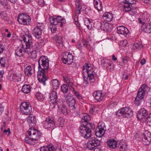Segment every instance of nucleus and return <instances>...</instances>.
<instances>
[{"instance_id":"18","label":"nucleus","mask_w":151,"mask_h":151,"mask_svg":"<svg viewBox=\"0 0 151 151\" xmlns=\"http://www.w3.org/2000/svg\"><path fill=\"white\" fill-rule=\"evenodd\" d=\"M42 31L38 28L35 27L32 30L33 35L37 39H40L42 36Z\"/></svg>"},{"instance_id":"58","label":"nucleus","mask_w":151,"mask_h":151,"mask_svg":"<svg viewBox=\"0 0 151 151\" xmlns=\"http://www.w3.org/2000/svg\"><path fill=\"white\" fill-rule=\"evenodd\" d=\"M76 47L80 50H82V46L80 42L77 43V44L76 46Z\"/></svg>"},{"instance_id":"9","label":"nucleus","mask_w":151,"mask_h":151,"mask_svg":"<svg viewBox=\"0 0 151 151\" xmlns=\"http://www.w3.org/2000/svg\"><path fill=\"white\" fill-rule=\"evenodd\" d=\"M55 126V121L52 118H47L43 122V127L45 129H53Z\"/></svg>"},{"instance_id":"41","label":"nucleus","mask_w":151,"mask_h":151,"mask_svg":"<svg viewBox=\"0 0 151 151\" xmlns=\"http://www.w3.org/2000/svg\"><path fill=\"white\" fill-rule=\"evenodd\" d=\"M68 86L66 84L63 85L61 87V90L63 93H66L68 91Z\"/></svg>"},{"instance_id":"63","label":"nucleus","mask_w":151,"mask_h":151,"mask_svg":"<svg viewBox=\"0 0 151 151\" xmlns=\"http://www.w3.org/2000/svg\"><path fill=\"white\" fill-rule=\"evenodd\" d=\"M4 111V107L1 105H0V115Z\"/></svg>"},{"instance_id":"38","label":"nucleus","mask_w":151,"mask_h":151,"mask_svg":"<svg viewBox=\"0 0 151 151\" xmlns=\"http://www.w3.org/2000/svg\"><path fill=\"white\" fill-rule=\"evenodd\" d=\"M24 52V50L23 51L22 49L17 48L15 50V55L17 56L18 57H21L22 56H23V52Z\"/></svg>"},{"instance_id":"21","label":"nucleus","mask_w":151,"mask_h":151,"mask_svg":"<svg viewBox=\"0 0 151 151\" xmlns=\"http://www.w3.org/2000/svg\"><path fill=\"white\" fill-rule=\"evenodd\" d=\"M94 5L95 8L98 11L102 10L103 6L102 2L100 0H94Z\"/></svg>"},{"instance_id":"12","label":"nucleus","mask_w":151,"mask_h":151,"mask_svg":"<svg viewBox=\"0 0 151 151\" xmlns=\"http://www.w3.org/2000/svg\"><path fill=\"white\" fill-rule=\"evenodd\" d=\"M62 55L63 57L62 60L64 63L70 65L73 63V57L71 54L65 52L63 53Z\"/></svg>"},{"instance_id":"4","label":"nucleus","mask_w":151,"mask_h":151,"mask_svg":"<svg viewBox=\"0 0 151 151\" xmlns=\"http://www.w3.org/2000/svg\"><path fill=\"white\" fill-rule=\"evenodd\" d=\"M150 88L145 84H143L139 89L137 96L134 100V104L138 106L140 104L141 100L143 99L146 93L149 91Z\"/></svg>"},{"instance_id":"42","label":"nucleus","mask_w":151,"mask_h":151,"mask_svg":"<svg viewBox=\"0 0 151 151\" xmlns=\"http://www.w3.org/2000/svg\"><path fill=\"white\" fill-rule=\"evenodd\" d=\"M65 81L68 84V86H71L73 85V79L68 77H63Z\"/></svg>"},{"instance_id":"61","label":"nucleus","mask_w":151,"mask_h":151,"mask_svg":"<svg viewBox=\"0 0 151 151\" xmlns=\"http://www.w3.org/2000/svg\"><path fill=\"white\" fill-rule=\"evenodd\" d=\"M7 132H8V135H9L10 134V129L9 128H8L7 130H4V132L6 134L7 133Z\"/></svg>"},{"instance_id":"24","label":"nucleus","mask_w":151,"mask_h":151,"mask_svg":"<svg viewBox=\"0 0 151 151\" xmlns=\"http://www.w3.org/2000/svg\"><path fill=\"white\" fill-rule=\"evenodd\" d=\"M34 135H32V137H29L30 139L32 141H36L38 140L40 138L42 135L40 131L37 130L34 134Z\"/></svg>"},{"instance_id":"47","label":"nucleus","mask_w":151,"mask_h":151,"mask_svg":"<svg viewBox=\"0 0 151 151\" xmlns=\"http://www.w3.org/2000/svg\"><path fill=\"white\" fill-rule=\"evenodd\" d=\"M0 4L4 7L8 6L9 7V9L10 8L9 5L8 4L6 0H0Z\"/></svg>"},{"instance_id":"28","label":"nucleus","mask_w":151,"mask_h":151,"mask_svg":"<svg viewBox=\"0 0 151 151\" xmlns=\"http://www.w3.org/2000/svg\"><path fill=\"white\" fill-rule=\"evenodd\" d=\"M131 4H132L131 3L126 2L123 6V11L126 12L130 11L132 8Z\"/></svg>"},{"instance_id":"57","label":"nucleus","mask_w":151,"mask_h":151,"mask_svg":"<svg viewBox=\"0 0 151 151\" xmlns=\"http://www.w3.org/2000/svg\"><path fill=\"white\" fill-rule=\"evenodd\" d=\"M107 60L106 61L104 59H102L101 61V63L102 65H103L105 67H107Z\"/></svg>"},{"instance_id":"17","label":"nucleus","mask_w":151,"mask_h":151,"mask_svg":"<svg viewBox=\"0 0 151 151\" xmlns=\"http://www.w3.org/2000/svg\"><path fill=\"white\" fill-rule=\"evenodd\" d=\"M117 33L119 34L123 35L126 36L129 33L128 29L125 27L121 26L118 27L117 28Z\"/></svg>"},{"instance_id":"43","label":"nucleus","mask_w":151,"mask_h":151,"mask_svg":"<svg viewBox=\"0 0 151 151\" xmlns=\"http://www.w3.org/2000/svg\"><path fill=\"white\" fill-rule=\"evenodd\" d=\"M76 12L75 14H80L81 13V10L82 9V6L80 4H76Z\"/></svg>"},{"instance_id":"13","label":"nucleus","mask_w":151,"mask_h":151,"mask_svg":"<svg viewBox=\"0 0 151 151\" xmlns=\"http://www.w3.org/2000/svg\"><path fill=\"white\" fill-rule=\"evenodd\" d=\"M50 101L49 103L50 105V108L51 109H54L55 105L58 103H57V92L54 91H52L50 95Z\"/></svg>"},{"instance_id":"25","label":"nucleus","mask_w":151,"mask_h":151,"mask_svg":"<svg viewBox=\"0 0 151 151\" xmlns=\"http://www.w3.org/2000/svg\"><path fill=\"white\" fill-rule=\"evenodd\" d=\"M103 18L105 21L110 22L112 20L113 16L109 12H105L103 14Z\"/></svg>"},{"instance_id":"37","label":"nucleus","mask_w":151,"mask_h":151,"mask_svg":"<svg viewBox=\"0 0 151 151\" xmlns=\"http://www.w3.org/2000/svg\"><path fill=\"white\" fill-rule=\"evenodd\" d=\"M91 120V117L87 114L84 113L81 119L82 122H87Z\"/></svg>"},{"instance_id":"27","label":"nucleus","mask_w":151,"mask_h":151,"mask_svg":"<svg viewBox=\"0 0 151 151\" xmlns=\"http://www.w3.org/2000/svg\"><path fill=\"white\" fill-rule=\"evenodd\" d=\"M59 109L60 108V111L63 114L65 115L68 114L67 109L66 106L63 104L61 106H59L58 104H57Z\"/></svg>"},{"instance_id":"14","label":"nucleus","mask_w":151,"mask_h":151,"mask_svg":"<svg viewBox=\"0 0 151 151\" xmlns=\"http://www.w3.org/2000/svg\"><path fill=\"white\" fill-rule=\"evenodd\" d=\"M105 127V124L104 123L101 124L99 123L98 127L96 128L95 133L96 136L99 137H102L105 133L106 129H104Z\"/></svg>"},{"instance_id":"20","label":"nucleus","mask_w":151,"mask_h":151,"mask_svg":"<svg viewBox=\"0 0 151 151\" xmlns=\"http://www.w3.org/2000/svg\"><path fill=\"white\" fill-rule=\"evenodd\" d=\"M56 149L53 145H49L47 146L41 147L40 151H56Z\"/></svg>"},{"instance_id":"48","label":"nucleus","mask_w":151,"mask_h":151,"mask_svg":"<svg viewBox=\"0 0 151 151\" xmlns=\"http://www.w3.org/2000/svg\"><path fill=\"white\" fill-rule=\"evenodd\" d=\"M133 46L134 49H139L141 48L142 45L140 42H136L134 44Z\"/></svg>"},{"instance_id":"60","label":"nucleus","mask_w":151,"mask_h":151,"mask_svg":"<svg viewBox=\"0 0 151 151\" xmlns=\"http://www.w3.org/2000/svg\"><path fill=\"white\" fill-rule=\"evenodd\" d=\"M4 50V46L3 45H0V54Z\"/></svg>"},{"instance_id":"52","label":"nucleus","mask_w":151,"mask_h":151,"mask_svg":"<svg viewBox=\"0 0 151 151\" xmlns=\"http://www.w3.org/2000/svg\"><path fill=\"white\" fill-rule=\"evenodd\" d=\"M104 25V27H105V28L103 29L104 30H105V29L109 30V26L111 25V24H109L108 23H105L104 24H101V26H100V27L101 28V29H102V28L101 27H103Z\"/></svg>"},{"instance_id":"11","label":"nucleus","mask_w":151,"mask_h":151,"mask_svg":"<svg viewBox=\"0 0 151 151\" xmlns=\"http://www.w3.org/2000/svg\"><path fill=\"white\" fill-rule=\"evenodd\" d=\"M100 144V141L95 137L91 138L87 143V147L89 150L93 149L95 147L98 146Z\"/></svg>"},{"instance_id":"26","label":"nucleus","mask_w":151,"mask_h":151,"mask_svg":"<svg viewBox=\"0 0 151 151\" xmlns=\"http://www.w3.org/2000/svg\"><path fill=\"white\" fill-rule=\"evenodd\" d=\"M118 147L120 151H125L127 149V143L125 142H123L122 140L120 142Z\"/></svg>"},{"instance_id":"51","label":"nucleus","mask_w":151,"mask_h":151,"mask_svg":"<svg viewBox=\"0 0 151 151\" xmlns=\"http://www.w3.org/2000/svg\"><path fill=\"white\" fill-rule=\"evenodd\" d=\"M49 27L51 29L52 32L54 33L57 30L56 25H53L52 24H50L49 25Z\"/></svg>"},{"instance_id":"49","label":"nucleus","mask_w":151,"mask_h":151,"mask_svg":"<svg viewBox=\"0 0 151 151\" xmlns=\"http://www.w3.org/2000/svg\"><path fill=\"white\" fill-rule=\"evenodd\" d=\"M45 27V26L42 23H38L37 27H35L36 28H38V29L42 31L44 29Z\"/></svg>"},{"instance_id":"29","label":"nucleus","mask_w":151,"mask_h":151,"mask_svg":"<svg viewBox=\"0 0 151 151\" xmlns=\"http://www.w3.org/2000/svg\"><path fill=\"white\" fill-rule=\"evenodd\" d=\"M56 45L59 48H62L63 46V42L62 37L61 36L57 37Z\"/></svg>"},{"instance_id":"16","label":"nucleus","mask_w":151,"mask_h":151,"mask_svg":"<svg viewBox=\"0 0 151 151\" xmlns=\"http://www.w3.org/2000/svg\"><path fill=\"white\" fill-rule=\"evenodd\" d=\"M147 116H148L147 112L144 108L140 109L137 114L138 119L139 120L142 119H146Z\"/></svg>"},{"instance_id":"32","label":"nucleus","mask_w":151,"mask_h":151,"mask_svg":"<svg viewBox=\"0 0 151 151\" xmlns=\"http://www.w3.org/2000/svg\"><path fill=\"white\" fill-rule=\"evenodd\" d=\"M21 74L17 75L16 74H13L11 75L12 81L15 82H18L21 81Z\"/></svg>"},{"instance_id":"1","label":"nucleus","mask_w":151,"mask_h":151,"mask_svg":"<svg viewBox=\"0 0 151 151\" xmlns=\"http://www.w3.org/2000/svg\"><path fill=\"white\" fill-rule=\"evenodd\" d=\"M49 69V62L47 58L45 56H41L38 60L37 78L39 82L44 85H45V82L47 79L46 74L48 73Z\"/></svg>"},{"instance_id":"53","label":"nucleus","mask_w":151,"mask_h":151,"mask_svg":"<svg viewBox=\"0 0 151 151\" xmlns=\"http://www.w3.org/2000/svg\"><path fill=\"white\" fill-rule=\"evenodd\" d=\"M30 136L29 137V136H28L27 135L24 139V141L25 142L29 144L30 145H32L33 144L32 142L30 141V140H31V139H30Z\"/></svg>"},{"instance_id":"45","label":"nucleus","mask_w":151,"mask_h":151,"mask_svg":"<svg viewBox=\"0 0 151 151\" xmlns=\"http://www.w3.org/2000/svg\"><path fill=\"white\" fill-rule=\"evenodd\" d=\"M37 40H39V41L38 42L37 45L36 46L37 48L41 46H43L44 45L45 43L44 42L43 39L42 38V36L41 38Z\"/></svg>"},{"instance_id":"19","label":"nucleus","mask_w":151,"mask_h":151,"mask_svg":"<svg viewBox=\"0 0 151 151\" xmlns=\"http://www.w3.org/2000/svg\"><path fill=\"white\" fill-rule=\"evenodd\" d=\"M141 29L145 32L150 33L151 32V24L144 23L142 26Z\"/></svg>"},{"instance_id":"30","label":"nucleus","mask_w":151,"mask_h":151,"mask_svg":"<svg viewBox=\"0 0 151 151\" xmlns=\"http://www.w3.org/2000/svg\"><path fill=\"white\" fill-rule=\"evenodd\" d=\"M51 85L53 89L56 90L58 88L59 86V83L57 79H52L51 81Z\"/></svg>"},{"instance_id":"31","label":"nucleus","mask_w":151,"mask_h":151,"mask_svg":"<svg viewBox=\"0 0 151 151\" xmlns=\"http://www.w3.org/2000/svg\"><path fill=\"white\" fill-rule=\"evenodd\" d=\"M22 91L24 93H29L31 91V87L28 84H25L23 85L22 88Z\"/></svg>"},{"instance_id":"62","label":"nucleus","mask_w":151,"mask_h":151,"mask_svg":"<svg viewBox=\"0 0 151 151\" xmlns=\"http://www.w3.org/2000/svg\"><path fill=\"white\" fill-rule=\"evenodd\" d=\"M74 18L75 22V24H76V23H78V18L77 14H75L74 17Z\"/></svg>"},{"instance_id":"55","label":"nucleus","mask_w":151,"mask_h":151,"mask_svg":"<svg viewBox=\"0 0 151 151\" xmlns=\"http://www.w3.org/2000/svg\"><path fill=\"white\" fill-rule=\"evenodd\" d=\"M82 44L83 46L86 48H87L88 42L83 38L82 39Z\"/></svg>"},{"instance_id":"15","label":"nucleus","mask_w":151,"mask_h":151,"mask_svg":"<svg viewBox=\"0 0 151 151\" xmlns=\"http://www.w3.org/2000/svg\"><path fill=\"white\" fill-rule=\"evenodd\" d=\"M93 95L95 99L99 102L101 101L104 99V95L103 94L101 91H95L93 93Z\"/></svg>"},{"instance_id":"50","label":"nucleus","mask_w":151,"mask_h":151,"mask_svg":"<svg viewBox=\"0 0 151 151\" xmlns=\"http://www.w3.org/2000/svg\"><path fill=\"white\" fill-rule=\"evenodd\" d=\"M145 119L146 121L147 122V124L149 126H151V114L150 116H147V117H146Z\"/></svg>"},{"instance_id":"8","label":"nucleus","mask_w":151,"mask_h":151,"mask_svg":"<svg viewBox=\"0 0 151 151\" xmlns=\"http://www.w3.org/2000/svg\"><path fill=\"white\" fill-rule=\"evenodd\" d=\"M49 19L51 23L50 24L57 25L59 24L61 27H62L63 24H65L66 23L65 19L60 16H58L57 17H50Z\"/></svg>"},{"instance_id":"40","label":"nucleus","mask_w":151,"mask_h":151,"mask_svg":"<svg viewBox=\"0 0 151 151\" xmlns=\"http://www.w3.org/2000/svg\"><path fill=\"white\" fill-rule=\"evenodd\" d=\"M0 16L3 19L7 20L8 19V17L5 11H1L0 12Z\"/></svg>"},{"instance_id":"6","label":"nucleus","mask_w":151,"mask_h":151,"mask_svg":"<svg viewBox=\"0 0 151 151\" xmlns=\"http://www.w3.org/2000/svg\"><path fill=\"white\" fill-rule=\"evenodd\" d=\"M64 96L72 112H75L76 105L75 100L73 96L70 93L64 95Z\"/></svg>"},{"instance_id":"3","label":"nucleus","mask_w":151,"mask_h":151,"mask_svg":"<svg viewBox=\"0 0 151 151\" xmlns=\"http://www.w3.org/2000/svg\"><path fill=\"white\" fill-rule=\"evenodd\" d=\"M95 128L94 124L90 122L86 123L81 124L79 128L80 135L86 139L91 137V129Z\"/></svg>"},{"instance_id":"46","label":"nucleus","mask_w":151,"mask_h":151,"mask_svg":"<svg viewBox=\"0 0 151 151\" xmlns=\"http://www.w3.org/2000/svg\"><path fill=\"white\" fill-rule=\"evenodd\" d=\"M6 58V57H3L0 59V63L2 67L5 66Z\"/></svg>"},{"instance_id":"33","label":"nucleus","mask_w":151,"mask_h":151,"mask_svg":"<svg viewBox=\"0 0 151 151\" xmlns=\"http://www.w3.org/2000/svg\"><path fill=\"white\" fill-rule=\"evenodd\" d=\"M90 71L91 70H87L88 78L90 82L93 83L95 81L94 77V74L93 73H90L91 72H90Z\"/></svg>"},{"instance_id":"44","label":"nucleus","mask_w":151,"mask_h":151,"mask_svg":"<svg viewBox=\"0 0 151 151\" xmlns=\"http://www.w3.org/2000/svg\"><path fill=\"white\" fill-rule=\"evenodd\" d=\"M36 96L37 99L40 101H43L45 98L43 95L40 92H37L36 93Z\"/></svg>"},{"instance_id":"39","label":"nucleus","mask_w":151,"mask_h":151,"mask_svg":"<svg viewBox=\"0 0 151 151\" xmlns=\"http://www.w3.org/2000/svg\"><path fill=\"white\" fill-rule=\"evenodd\" d=\"M38 130L34 129L33 128H30L29 130L27 132V134L30 137H32V135L33 134L34 135V134Z\"/></svg>"},{"instance_id":"34","label":"nucleus","mask_w":151,"mask_h":151,"mask_svg":"<svg viewBox=\"0 0 151 151\" xmlns=\"http://www.w3.org/2000/svg\"><path fill=\"white\" fill-rule=\"evenodd\" d=\"M32 46L31 47H30V51L29 52H28V53L27 52H25L24 51V49H23L24 50V52L25 53H26L29 54L31 56V57L32 58L35 59L36 58L37 56V55L36 53V51L35 50H31V48L32 47Z\"/></svg>"},{"instance_id":"7","label":"nucleus","mask_w":151,"mask_h":151,"mask_svg":"<svg viewBox=\"0 0 151 151\" xmlns=\"http://www.w3.org/2000/svg\"><path fill=\"white\" fill-rule=\"evenodd\" d=\"M116 115L119 116L121 114L124 117H130L133 115V111L129 108L125 107L118 110L116 112Z\"/></svg>"},{"instance_id":"64","label":"nucleus","mask_w":151,"mask_h":151,"mask_svg":"<svg viewBox=\"0 0 151 151\" xmlns=\"http://www.w3.org/2000/svg\"><path fill=\"white\" fill-rule=\"evenodd\" d=\"M88 79V77L86 78V77H85V76H84L83 79L84 80V81L85 82V83L86 84H88V82L87 81Z\"/></svg>"},{"instance_id":"10","label":"nucleus","mask_w":151,"mask_h":151,"mask_svg":"<svg viewBox=\"0 0 151 151\" xmlns=\"http://www.w3.org/2000/svg\"><path fill=\"white\" fill-rule=\"evenodd\" d=\"M17 20L20 24L27 25L29 24L31 21L29 16L26 14H20L18 16Z\"/></svg>"},{"instance_id":"5","label":"nucleus","mask_w":151,"mask_h":151,"mask_svg":"<svg viewBox=\"0 0 151 151\" xmlns=\"http://www.w3.org/2000/svg\"><path fill=\"white\" fill-rule=\"evenodd\" d=\"M32 35L29 32H26L24 37H23L24 42L22 44V47L24 51L27 53L29 52L30 47L32 45Z\"/></svg>"},{"instance_id":"2","label":"nucleus","mask_w":151,"mask_h":151,"mask_svg":"<svg viewBox=\"0 0 151 151\" xmlns=\"http://www.w3.org/2000/svg\"><path fill=\"white\" fill-rule=\"evenodd\" d=\"M20 108L21 112L23 114L28 115H29L27 117V121L30 127L34 126L37 122L35 116L32 114H30L32 111V106L28 102H25L22 103Z\"/></svg>"},{"instance_id":"54","label":"nucleus","mask_w":151,"mask_h":151,"mask_svg":"<svg viewBox=\"0 0 151 151\" xmlns=\"http://www.w3.org/2000/svg\"><path fill=\"white\" fill-rule=\"evenodd\" d=\"M38 4L40 6H43L45 5V3L44 0H36Z\"/></svg>"},{"instance_id":"59","label":"nucleus","mask_w":151,"mask_h":151,"mask_svg":"<svg viewBox=\"0 0 151 151\" xmlns=\"http://www.w3.org/2000/svg\"><path fill=\"white\" fill-rule=\"evenodd\" d=\"M90 68V67L89 66L88 64V63H85V65L83 66V70H84L86 68V69L87 70H89L88 69Z\"/></svg>"},{"instance_id":"35","label":"nucleus","mask_w":151,"mask_h":151,"mask_svg":"<svg viewBox=\"0 0 151 151\" xmlns=\"http://www.w3.org/2000/svg\"><path fill=\"white\" fill-rule=\"evenodd\" d=\"M84 22L85 24L89 29H92V25L91 24V22L89 19L88 18H86L84 20Z\"/></svg>"},{"instance_id":"23","label":"nucleus","mask_w":151,"mask_h":151,"mask_svg":"<svg viewBox=\"0 0 151 151\" xmlns=\"http://www.w3.org/2000/svg\"><path fill=\"white\" fill-rule=\"evenodd\" d=\"M107 144L108 147L111 148H115L117 146V142L113 139H110L107 141Z\"/></svg>"},{"instance_id":"22","label":"nucleus","mask_w":151,"mask_h":151,"mask_svg":"<svg viewBox=\"0 0 151 151\" xmlns=\"http://www.w3.org/2000/svg\"><path fill=\"white\" fill-rule=\"evenodd\" d=\"M150 137H147V136L145 134H143L142 135V139L143 142V144L145 145H148L150 143L151 139V133L150 134Z\"/></svg>"},{"instance_id":"56","label":"nucleus","mask_w":151,"mask_h":151,"mask_svg":"<svg viewBox=\"0 0 151 151\" xmlns=\"http://www.w3.org/2000/svg\"><path fill=\"white\" fill-rule=\"evenodd\" d=\"M74 94L76 97L79 99H82V97L81 95L78 92L76 91H74Z\"/></svg>"},{"instance_id":"36","label":"nucleus","mask_w":151,"mask_h":151,"mask_svg":"<svg viewBox=\"0 0 151 151\" xmlns=\"http://www.w3.org/2000/svg\"><path fill=\"white\" fill-rule=\"evenodd\" d=\"M32 70V68L29 66H27L24 70V73L25 75L28 76L32 75V73L31 72Z\"/></svg>"}]
</instances>
